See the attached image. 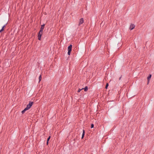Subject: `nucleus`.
<instances>
[{
    "instance_id": "6ab92c4d",
    "label": "nucleus",
    "mask_w": 154,
    "mask_h": 154,
    "mask_svg": "<svg viewBox=\"0 0 154 154\" xmlns=\"http://www.w3.org/2000/svg\"><path fill=\"white\" fill-rule=\"evenodd\" d=\"M1 32H2V31H1L0 30V33H1Z\"/></svg>"
},
{
    "instance_id": "39448f33",
    "label": "nucleus",
    "mask_w": 154,
    "mask_h": 154,
    "mask_svg": "<svg viewBox=\"0 0 154 154\" xmlns=\"http://www.w3.org/2000/svg\"><path fill=\"white\" fill-rule=\"evenodd\" d=\"M135 27V25L133 24H131L130 26V29L131 30L133 29Z\"/></svg>"
},
{
    "instance_id": "2eb2a0df",
    "label": "nucleus",
    "mask_w": 154,
    "mask_h": 154,
    "mask_svg": "<svg viewBox=\"0 0 154 154\" xmlns=\"http://www.w3.org/2000/svg\"><path fill=\"white\" fill-rule=\"evenodd\" d=\"M82 134H85V130L83 129V133H82Z\"/></svg>"
},
{
    "instance_id": "0eeeda50",
    "label": "nucleus",
    "mask_w": 154,
    "mask_h": 154,
    "mask_svg": "<svg viewBox=\"0 0 154 154\" xmlns=\"http://www.w3.org/2000/svg\"><path fill=\"white\" fill-rule=\"evenodd\" d=\"M7 24L5 25L2 27V29L0 30L2 32L4 30V28L5 27V26Z\"/></svg>"
},
{
    "instance_id": "9b49d317",
    "label": "nucleus",
    "mask_w": 154,
    "mask_h": 154,
    "mask_svg": "<svg viewBox=\"0 0 154 154\" xmlns=\"http://www.w3.org/2000/svg\"><path fill=\"white\" fill-rule=\"evenodd\" d=\"M84 89V88H82V89H80L79 88L78 91H77L79 93V92H80V91H81V90H82V89Z\"/></svg>"
},
{
    "instance_id": "a211bd4d",
    "label": "nucleus",
    "mask_w": 154,
    "mask_h": 154,
    "mask_svg": "<svg viewBox=\"0 0 154 154\" xmlns=\"http://www.w3.org/2000/svg\"><path fill=\"white\" fill-rule=\"evenodd\" d=\"M48 141H47V143H46L47 145H48Z\"/></svg>"
},
{
    "instance_id": "f8f14e48",
    "label": "nucleus",
    "mask_w": 154,
    "mask_h": 154,
    "mask_svg": "<svg viewBox=\"0 0 154 154\" xmlns=\"http://www.w3.org/2000/svg\"><path fill=\"white\" fill-rule=\"evenodd\" d=\"M109 85V84L108 83H107L106 85V86H105V88L106 89H107L108 87V86Z\"/></svg>"
},
{
    "instance_id": "f3484780",
    "label": "nucleus",
    "mask_w": 154,
    "mask_h": 154,
    "mask_svg": "<svg viewBox=\"0 0 154 154\" xmlns=\"http://www.w3.org/2000/svg\"><path fill=\"white\" fill-rule=\"evenodd\" d=\"M122 76L121 75V76L119 78V80H120V79H121V78H122Z\"/></svg>"
},
{
    "instance_id": "f257e3e1",
    "label": "nucleus",
    "mask_w": 154,
    "mask_h": 154,
    "mask_svg": "<svg viewBox=\"0 0 154 154\" xmlns=\"http://www.w3.org/2000/svg\"><path fill=\"white\" fill-rule=\"evenodd\" d=\"M45 26V24H44L41 25V27L40 29V30L38 33V39L39 40H41V37L43 34V31L44 28Z\"/></svg>"
},
{
    "instance_id": "dca6fc26",
    "label": "nucleus",
    "mask_w": 154,
    "mask_h": 154,
    "mask_svg": "<svg viewBox=\"0 0 154 154\" xmlns=\"http://www.w3.org/2000/svg\"><path fill=\"white\" fill-rule=\"evenodd\" d=\"M84 135H85L84 134H82V139H83V137H84Z\"/></svg>"
},
{
    "instance_id": "1a4fd4ad",
    "label": "nucleus",
    "mask_w": 154,
    "mask_h": 154,
    "mask_svg": "<svg viewBox=\"0 0 154 154\" xmlns=\"http://www.w3.org/2000/svg\"><path fill=\"white\" fill-rule=\"evenodd\" d=\"M39 82L40 81H41L42 79V75H40V76L39 77Z\"/></svg>"
},
{
    "instance_id": "7ed1b4c3",
    "label": "nucleus",
    "mask_w": 154,
    "mask_h": 154,
    "mask_svg": "<svg viewBox=\"0 0 154 154\" xmlns=\"http://www.w3.org/2000/svg\"><path fill=\"white\" fill-rule=\"evenodd\" d=\"M33 103V102L32 101H30L29 102V104L27 105L26 107L28 110L31 108V106L32 105Z\"/></svg>"
},
{
    "instance_id": "9d476101",
    "label": "nucleus",
    "mask_w": 154,
    "mask_h": 154,
    "mask_svg": "<svg viewBox=\"0 0 154 154\" xmlns=\"http://www.w3.org/2000/svg\"><path fill=\"white\" fill-rule=\"evenodd\" d=\"M84 89L85 91H87L88 90V87L87 86H86Z\"/></svg>"
},
{
    "instance_id": "4468645a",
    "label": "nucleus",
    "mask_w": 154,
    "mask_h": 154,
    "mask_svg": "<svg viewBox=\"0 0 154 154\" xmlns=\"http://www.w3.org/2000/svg\"><path fill=\"white\" fill-rule=\"evenodd\" d=\"M94 125L93 124H91V128H94Z\"/></svg>"
},
{
    "instance_id": "f03ea898",
    "label": "nucleus",
    "mask_w": 154,
    "mask_h": 154,
    "mask_svg": "<svg viewBox=\"0 0 154 154\" xmlns=\"http://www.w3.org/2000/svg\"><path fill=\"white\" fill-rule=\"evenodd\" d=\"M72 45H70L68 47V54L69 55L70 54L71 52L72 51Z\"/></svg>"
},
{
    "instance_id": "20e7f679",
    "label": "nucleus",
    "mask_w": 154,
    "mask_h": 154,
    "mask_svg": "<svg viewBox=\"0 0 154 154\" xmlns=\"http://www.w3.org/2000/svg\"><path fill=\"white\" fill-rule=\"evenodd\" d=\"M84 22V20L83 18H81L80 19L79 22V26H80Z\"/></svg>"
},
{
    "instance_id": "ddd939ff",
    "label": "nucleus",
    "mask_w": 154,
    "mask_h": 154,
    "mask_svg": "<svg viewBox=\"0 0 154 154\" xmlns=\"http://www.w3.org/2000/svg\"><path fill=\"white\" fill-rule=\"evenodd\" d=\"M50 138H51V136H49L48 137V138L47 139V141H48V142L49 140H50Z\"/></svg>"
},
{
    "instance_id": "6e6552de",
    "label": "nucleus",
    "mask_w": 154,
    "mask_h": 154,
    "mask_svg": "<svg viewBox=\"0 0 154 154\" xmlns=\"http://www.w3.org/2000/svg\"><path fill=\"white\" fill-rule=\"evenodd\" d=\"M28 110V109H27L26 107L23 110V111H22V114H23L25 112Z\"/></svg>"
},
{
    "instance_id": "423d86ee",
    "label": "nucleus",
    "mask_w": 154,
    "mask_h": 154,
    "mask_svg": "<svg viewBox=\"0 0 154 154\" xmlns=\"http://www.w3.org/2000/svg\"><path fill=\"white\" fill-rule=\"evenodd\" d=\"M151 76H152V75L151 74H149V76H148V77H147V81H148V83H147V84H149V82L151 78Z\"/></svg>"
}]
</instances>
